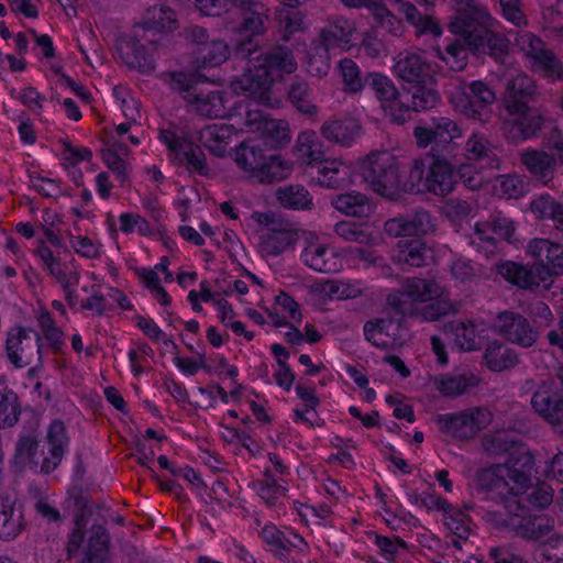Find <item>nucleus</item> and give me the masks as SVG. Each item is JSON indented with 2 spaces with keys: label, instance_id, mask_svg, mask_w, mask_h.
Listing matches in <instances>:
<instances>
[{
  "label": "nucleus",
  "instance_id": "obj_1",
  "mask_svg": "<svg viewBox=\"0 0 563 563\" xmlns=\"http://www.w3.org/2000/svg\"><path fill=\"white\" fill-rule=\"evenodd\" d=\"M455 11L449 23V31L456 36L440 58L452 70H463L467 65L466 51L475 56L488 55L503 63L508 55V40L489 29L490 15L486 8L475 0H449Z\"/></svg>",
  "mask_w": 563,
  "mask_h": 563
},
{
  "label": "nucleus",
  "instance_id": "obj_2",
  "mask_svg": "<svg viewBox=\"0 0 563 563\" xmlns=\"http://www.w3.org/2000/svg\"><path fill=\"white\" fill-rule=\"evenodd\" d=\"M540 97L537 80L528 74L520 71L506 79L500 98L506 114L503 131L511 142L537 137L542 131L545 118L536 107Z\"/></svg>",
  "mask_w": 563,
  "mask_h": 563
},
{
  "label": "nucleus",
  "instance_id": "obj_3",
  "mask_svg": "<svg viewBox=\"0 0 563 563\" xmlns=\"http://www.w3.org/2000/svg\"><path fill=\"white\" fill-rule=\"evenodd\" d=\"M534 457L522 444H518L503 465L483 470L477 474L476 489L485 499L498 501L512 492L531 485Z\"/></svg>",
  "mask_w": 563,
  "mask_h": 563
},
{
  "label": "nucleus",
  "instance_id": "obj_4",
  "mask_svg": "<svg viewBox=\"0 0 563 563\" xmlns=\"http://www.w3.org/2000/svg\"><path fill=\"white\" fill-rule=\"evenodd\" d=\"M46 442L48 451L37 455V437L33 432L21 435L15 445V460L30 464L41 473H51L60 464L68 448L69 438L62 420H53L47 429Z\"/></svg>",
  "mask_w": 563,
  "mask_h": 563
},
{
  "label": "nucleus",
  "instance_id": "obj_5",
  "mask_svg": "<svg viewBox=\"0 0 563 563\" xmlns=\"http://www.w3.org/2000/svg\"><path fill=\"white\" fill-rule=\"evenodd\" d=\"M164 80L169 88L183 95L184 99L199 114L206 118H223L227 114L223 93L219 90L203 92L199 85L207 78L199 73L186 74L183 71L166 73Z\"/></svg>",
  "mask_w": 563,
  "mask_h": 563
},
{
  "label": "nucleus",
  "instance_id": "obj_6",
  "mask_svg": "<svg viewBox=\"0 0 563 563\" xmlns=\"http://www.w3.org/2000/svg\"><path fill=\"white\" fill-rule=\"evenodd\" d=\"M400 162L388 152L372 153L363 164L364 181L376 194L393 200L404 195V174Z\"/></svg>",
  "mask_w": 563,
  "mask_h": 563
},
{
  "label": "nucleus",
  "instance_id": "obj_7",
  "mask_svg": "<svg viewBox=\"0 0 563 563\" xmlns=\"http://www.w3.org/2000/svg\"><path fill=\"white\" fill-rule=\"evenodd\" d=\"M496 99V91L483 80H460L449 91V101L454 110L464 118L482 124L490 121Z\"/></svg>",
  "mask_w": 563,
  "mask_h": 563
},
{
  "label": "nucleus",
  "instance_id": "obj_8",
  "mask_svg": "<svg viewBox=\"0 0 563 563\" xmlns=\"http://www.w3.org/2000/svg\"><path fill=\"white\" fill-rule=\"evenodd\" d=\"M233 55L238 59L246 60L254 68L267 70L274 79L282 74H292L297 69L291 48L280 43L260 46L251 38L239 41L233 47Z\"/></svg>",
  "mask_w": 563,
  "mask_h": 563
},
{
  "label": "nucleus",
  "instance_id": "obj_9",
  "mask_svg": "<svg viewBox=\"0 0 563 563\" xmlns=\"http://www.w3.org/2000/svg\"><path fill=\"white\" fill-rule=\"evenodd\" d=\"M5 354L9 362L16 368L26 367L35 362L41 364V334L32 328L12 327L7 332Z\"/></svg>",
  "mask_w": 563,
  "mask_h": 563
},
{
  "label": "nucleus",
  "instance_id": "obj_10",
  "mask_svg": "<svg viewBox=\"0 0 563 563\" xmlns=\"http://www.w3.org/2000/svg\"><path fill=\"white\" fill-rule=\"evenodd\" d=\"M429 85L419 84L401 89L396 106L391 108L393 123L404 124L411 120L412 113L431 110L440 103L439 91Z\"/></svg>",
  "mask_w": 563,
  "mask_h": 563
},
{
  "label": "nucleus",
  "instance_id": "obj_11",
  "mask_svg": "<svg viewBox=\"0 0 563 563\" xmlns=\"http://www.w3.org/2000/svg\"><path fill=\"white\" fill-rule=\"evenodd\" d=\"M462 129L455 121L446 117H433L428 123L418 125L413 130V135L419 146L427 147L434 144L440 153L451 155L455 144L454 140L462 137Z\"/></svg>",
  "mask_w": 563,
  "mask_h": 563
},
{
  "label": "nucleus",
  "instance_id": "obj_12",
  "mask_svg": "<svg viewBox=\"0 0 563 563\" xmlns=\"http://www.w3.org/2000/svg\"><path fill=\"white\" fill-rule=\"evenodd\" d=\"M441 431L460 440H470L492 422V413L485 408H473L459 413L437 417Z\"/></svg>",
  "mask_w": 563,
  "mask_h": 563
},
{
  "label": "nucleus",
  "instance_id": "obj_13",
  "mask_svg": "<svg viewBox=\"0 0 563 563\" xmlns=\"http://www.w3.org/2000/svg\"><path fill=\"white\" fill-rule=\"evenodd\" d=\"M530 405L533 411L549 423L554 432L563 437V397L552 382H540L533 391Z\"/></svg>",
  "mask_w": 563,
  "mask_h": 563
},
{
  "label": "nucleus",
  "instance_id": "obj_14",
  "mask_svg": "<svg viewBox=\"0 0 563 563\" xmlns=\"http://www.w3.org/2000/svg\"><path fill=\"white\" fill-rule=\"evenodd\" d=\"M494 329L508 342L528 349L536 344L539 332L529 320L515 311H501L494 320Z\"/></svg>",
  "mask_w": 563,
  "mask_h": 563
},
{
  "label": "nucleus",
  "instance_id": "obj_15",
  "mask_svg": "<svg viewBox=\"0 0 563 563\" xmlns=\"http://www.w3.org/2000/svg\"><path fill=\"white\" fill-rule=\"evenodd\" d=\"M553 501V489L545 483L538 484L534 487L518 489L505 498L496 501L503 504L507 512L511 516H520V511H529L530 508L543 509Z\"/></svg>",
  "mask_w": 563,
  "mask_h": 563
},
{
  "label": "nucleus",
  "instance_id": "obj_16",
  "mask_svg": "<svg viewBox=\"0 0 563 563\" xmlns=\"http://www.w3.org/2000/svg\"><path fill=\"white\" fill-rule=\"evenodd\" d=\"M394 73L397 78L410 84V86L434 82V67L421 54H398L394 65Z\"/></svg>",
  "mask_w": 563,
  "mask_h": 563
},
{
  "label": "nucleus",
  "instance_id": "obj_17",
  "mask_svg": "<svg viewBox=\"0 0 563 563\" xmlns=\"http://www.w3.org/2000/svg\"><path fill=\"white\" fill-rule=\"evenodd\" d=\"M432 147L430 151L429 170L427 172V191L435 196H446L454 189L455 175L449 157Z\"/></svg>",
  "mask_w": 563,
  "mask_h": 563
},
{
  "label": "nucleus",
  "instance_id": "obj_18",
  "mask_svg": "<svg viewBox=\"0 0 563 563\" xmlns=\"http://www.w3.org/2000/svg\"><path fill=\"white\" fill-rule=\"evenodd\" d=\"M498 273L509 283L522 289H534L542 287L550 288L549 273L542 265L534 262L531 267L515 263L505 262L498 266Z\"/></svg>",
  "mask_w": 563,
  "mask_h": 563
},
{
  "label": "nucleus",
  "instance_id": "obj_19",
  "mask_svg": "<svg viewBox=\"0 0 563 563\" xmlns=\"http://www.w3.org/2000/svg\"><path fill=\"white\" fill-rule=\"evenodd\" d=\"M262 537L271 551L284 562L295 561L298 554H305L308 550L305 539L291 530L280 531L275 527H265Z\"/></svg>",
  "mask_w": 563,
  "mask_h": 563
},
{
  "label": "nucleus",
  "instance_id": "obj_20",
  "mask_svg": "<svg viewBox=\"0 0 563 563\" xmlns=\"http://www.w3.org/2000/svg\"><path fill=\"white\" fill-rule=\"evenodd\" d=\"M433 250L421 239H402L391 251V262L401 271L423 267L433 260Z\"/></svg>",
  "mask_w": 563,
  "mask_h": 563
},
{
  "label": "nucleus",
  "instance_id": "obj_21",
  "mask_svg": "<svg viewBox=\"0 0 563 563\" xmlns=\"http://www.w3.org/2000/svg\"><path fill=\"white\" fill-rule=\"evenodd\" d=\"M274 78L267 70L254 68L247 63L246 71L232 82V89L238 95H244L262 103L269 101V93Z\"/></svg>",
  "mask_w": 563,
  "mask_h": 563
},
{
  "label": "nucleus",
  "instance_id": "obj_22",
  "mask_svg": "<svg viewBox=\"0 0 563 563\" xmlns=\"http://www.w3.org/2000/svg\"><path fill=\"white\" fill-rule=\"evenodd\" d=\"M299 241V229L286 221L273 230H266L260 235V252L263 256H278L295 247Z\"/></svg>",
  "mask_w": 563,
  "mask_h": 563
},
{
  "label": "nucleus",
  "instance_id": "obj_23",
  "mask_svg": "<svg viewBox=\"0 0 563 563\" xmlns=\"http://www.w3.org/2000/svg\"><path fill=\"white\" fill-rule=\"evenodd\" d=\"M25 528L23 506L10 496H0V541L15 540Z\"/></svg>",
  "mask_w": 563,
  "mask_h": 563
},
{
  "label": "nucleus",
  "instance_id": "obj_24",
  "mask_svg": "<svg viewBox=\"0 0 563 563\" xmlns=\"http://www.w3.org/2000/svg\"><path fill=\"white\" fill-rule=\"evenodd\" d=\"M527 249L528 253L536 258L537 265H542L548 271L551 286L553 276L563 274V247L547 239H533Z\"/></svg>",
  "mask_w": 563,
  "mask_h": 563
},
{
  "label": "nucleus",
  "instance_id": "obj_25",
  "mask_svg": "<svg viewBox=\"0 0 563 563\" xmlns=\"http://www.w3.org/2000/svg\"><path fill=\"white\" fill-rule=\"evenodd\" d=\"M268 16V8L261 1L251 2L241 8L238 32L244 36L243 41L254 40V36L264 34Z\"/></svg>",
  "mask_w": 563,
  "mask_h": 563
},
{
  "label": "nucleus",
  "instance_id": "obj_26",
  "mask_svg": "<svg viewBox=\"0 0 563 563\" xmlns=\"http://www.w3.org/2000/svg\"><path fill=\"white\" fill-rule=\"evenodd\" d=\"M145 45L137 37H131L121 48L120 54L123 62L131 68H137L143 73L151 71L155 68L153 57L154 43L147 41Z\"/></svg>",
  "mask_w": 563,
  "mask_h": 563
},
{
  "label": "nucleus",
  "instance_id": "obj_27",
  "mask_svg": "<svg viewBox=\"0 0 563 563\" xmlns=\"http://www.w3.org/2000/svg\"><path fill=\"white\" fill-rule=\"evenodd\" d=\"M287 100L302 115L314 119L319 113L318 106L313 102V89L308 81L295 76L287 87Z\"/></svg>",
  "mask_w": 563,
  "mask_h": 563
},
{
  "label": "nucleus",
  "instance_id": "obj_28",
  "mask_svg": "<svg viewBox=\"0 0 563 563\" xmlns=\"http://www.w3.org/2000/svg\"><path fill=\"white\" fill-rule=\"evenodd\" d=\"M320 133L329 142L350 146L361 135V125L355 119L345 117L325 121Z\"/></svg>",
  "mask_w": 563,
  "mask_h": 563
},
{
  "label": "nucleus",
  "instance_id": "obj_29",
  "mask_svg": "<svg viewBox=\"0 0 563 563\" xmlns=\"http://www.w3.org/2000/svg\"><path fill=\"white\" fill-rule=\"evenodd\" d=\"M466 159L481 164L485 168H498L499 159L489 140L479 132H474L467 139L464 146Z\"/></svg>",
  "mask_w": 563,
  "mask_h": 563
},
{
  "label": "nucleus",
  "instance_id": "obj_30",
  "mask_svg": "<svg viewBox=\"0 0 563 563\" xmlns=\"http://www.w3.org/2000/svg\"><path fill=\"white\" fill-rule=\"evenodd\" d=\"M366 87L374 91L387 117L391 120V108L396 106L400 91L394 81L382 73H366Z\"/></svg>",
  "mask_w": 563,
  "mask_h": 563
},
{
  "label": "nucleus",
  "instance_id": "obj_31",
  "mask_svg": "<svg viewBox=\"0 0 563 563\" xmlns=\"http://www.w3.org/2000/svg\"><path fill=\"white\" fill-rule=\"evenodd\" d=\"M446 335L454 336L455 345L462 351H476L482 346V338L473 321H452L444 325Z\"/></svg>",
  "mask_w": 563,
  "mask_h": 563
},
{
  "label": "nucleus",
  "instance_id": "obj_32",
  "mask_svg": "<svg viewBox=\"0 0 563 563\" xmlns=\"http://www.w3.org/2000/svg\"><path fill=\"white\" fill-rule=\"evenodd\" d=\"M520 161L534 177L544 184L552 179L556 159L547 152L527 150L520 154Z\"/></svg>",
  "mask_w": 563,
  "mask_h": 563
},
{
  "label": "nucleus",
  "instance_id": "obj_33",
  "mask_svg": "<svg viewBox=\"0 0 563 563\" xmlns=\"http://www.w3.org/2000/svg\"><path fill=\"white\" fill-rule=\"evenodd\" d=\"M483 357L487 368L492 372H503L519 363L518 354L498 340L488 343Z\"/></svg>",
  "mask_w": 563,
  "mask_h": 563
},
{
  "label": "nucleus",
  "instance_id": "obj_34",
  "mask_svg": "<svg viewBox=\"0 0 563 563\" xmlns=\"http://www.w3.org/2000/svg\"><path fill=\"white\" fill-rule=\"evenodd\" d=\"M313 179L322 187L340 189L351 183L350 168L340 161H325L318 167V175Z\"/></svg>",
  "mask_w": 563,
  "mask_h": 563
},
{
  "label": "nucleus",
  "instance_id": "obj_35",
  "mask_svg": "<svg viewBox=\"0 0 563 563\" xmlns=\"http://www.w3.org/2000/svg\"><path fill=\"white\" fill-rule=\"evenodd\" d=\"M394 322L390 319H376L367 321L364 324L365 339L376 347L382 350H391L398 345L396 333H390Z\"/></svg>",
  "mask_w": 563,
  "mask_h": 563
},
{
  "label": "nucleus",
  "instance_id": "obj_36",
  "mask_svg": "<svg viewBox=\"0 0 563 563\" xmlns=\"http://www.w3.org/2000/svg\"><path fill=\"white\" fill-rule=\"evenodd\" d=\"M352 32L353 25L347 19L335 18L322 29L316 42L328 49L336 48L342 44L346 45L350 43Z\"/></svg>",
  "mask_w": 563,
  "mask_h": 563
},
{
  "label": "nucleus",
  "instance_id": "obj_37",
  "mask_svg": "<svg viewBox=\"0 0 563 563\" xmlns=\"http://www.w3.org/2000/svg\"><path fill=\"white\" fill-rule=\"evenodd\" d=\"M527 511H520L517 516L519 521L514 523L515 532L518 537L526 540H539L544 538L553 529L551 520L543 516L526 515Z\"/></svg>",
  "mask_w": 563,
  "mask_h": 563
},
{
  "label": "nucleus",
  "instance_id": "obj_38",
  "mask_svg": "<svg viewBox=\"0 0 563 563\" xmlns=\"http://www.w3.org/2000/svg\"><path fill=\"white\" fill-rule=\"evenodd\" d=\"M194 63L198 67H213L221 65L228 59L230 49L223 40L212 37L199 49H194Z\"/></svg>",
  "mask_w": 563,
  "mask_h": 563
},
{
  "label": "nucleus",
  "instance_id": "obj_39",
  "mask_svg": "<svg viewBox=\"0 0 563 563\" xmlns=\"http://www.w3.org/2000/svg\"><path fill=\"white\" fill-rule=\"evenodd\" d=\"M177 164L183 165L190 174H198L200 176H209L210 168L207 158L200 146L191 142L183 143L179 152L173 158Z\"/></svg>",
  "mask_w": 563,
  "mask_h": 563
},
{
  "label": "nucleus",
  "instance_id": "obj_40",
  "mask_svg": "<svg viewBox=\"0 0 563 563\" xmlns=\"http://www.w3.org/2000/svg\"><path fill=\"white\" fill-rule=\"evenodd\" d=\"M276 199L288 210H310L313 206L312 196L302 185H287L276 190Z\"/></svg>",
  "mask_w": 563,
  "mask_h": 563
},
{
  "label": "nucleus",
  "instance_id": "obj_41",
  "mask_svg": "<svg viewBox=\"0 0 563 563\" xmlns=\"http://www.w3.org/2000/svg\"><path fill=\"white\" fill-rule=\"evenodd\" d=\"M21 405L16 393L0 378V428H11L19 421Z\"/></svg>",
  "mask_w": 563,
  "mask_h": 563
},
{
  "label": "nucleus",
  "instance_id": "obj_42",
  "mask_svg": "<svg viewBox=\"0 0 563 563\" xmlns=\"http://www.w3.org/2000/svg\"><path fill=\"white\" fill-rule=\"evenodd\" d=\"M263 144L260 141H247L242 143L236 152V163L251 178H254L267 155L264 153Z\"/></svg>",
  "mask_w": 563,
  "mask_h": 563
},
{
  "label": "nucleus",
  "instance_id": "obj_43",
  "mask_svg": "<svg viewBox=\"0 0 563 563\" xmlns=\"http://www.w3.org/2000/svg\"><path fill=\"white\" fill-rule=\"evenodd\" d=\"M402 289L416 302H427L441 296V287L433 279L407 277L401 283Z\"/></svg>",
  "mask_w": 563,
  "mask_h": 563
},
{
  "label": "nucleus",
  "instance_id": "obj_44",
  "mask_svg": "<svg viewBox=\"0 0 563 563\" xmlns=\"http://www.w3.org/2000/svg\"><path fill=\"white\" fill-rule=\"evenodd\" d=\"M291 170V164L282 159L280 155H269L253 179L261 184L282 181L290 176Z\"/></svg>",
  "mask_w": 563,
  "mask_h": 563
},
{
  "label": "nucleus",
  "instance_id": "obj_45",
  "mask_svg": "<svg viewBox=\"0 0 563 563\" xmlns=\"http://www.w3.org/2000/svg\"><path fill=\"white\" fill-rule=\"evenodd\" d=\"M306 265L320 273H331L335 271V257L333 253L323 244H311L307 246L301 254Z\"/></svg>",
  "mask_w": 563,
  "mask_h": 563
},
{
  "label": "nucleus",
  "instance_id": "obj_46",
  "mask_svg": "<svg viewBox=\"0 0 563 563\" xmlns=\"http://www.w3.org/2000/svg\"><path fill=\"white\" fill-rule=\"evenodd\" d=\"M331 205L341 213L351 217H365L371 211L366 196L354 191L335 196Z\"/></svg>",
  "mask_w": 563,
  "mask_h": 563
},
{
  "label": "nucleus",
  "instance_id": "obj_47",
  "mask_svg": "<svg viewBox=\"0 0 563 563\" xmlns=\"http://www.w3.org/2000/svg\"><path fill=\"white\" fill-rule=\"evenodd\" d=\"M231 129L228 125H208L200 131V142L216 156H223L227 152Z\"/></svg>",
  "mask_w": 563,
  "mask_h": 563
},
{
  "label": "nucleus",
  "instance_id": "obj_48",
  "mask_svg": "<svg viewBox=\"0 0 563 563\" xmlns=\"http://www.w3.org/2000/svg\"><path fill=\"white\" fill-rule=\"evenodd\" d=\"M110 544V536L102 525H93L81 563H102Z\"/></svg>",
  "mask_w": 563,
  "mask_h": 563
},
{
  "label": "nucleus",
  "instance_id": "obj_49",
  "mask_svg": "<svg viewBox=\"0 0 563 563\" xmlns=\"http://www.w3.org/2000/svg\"><path fill=\"white\" fill-rule=\"evenodd\" d=\"M530 68L550 81L563 80V64L551 49H545L537 56Z\"/></svg>",
  "mask_w": 563,
  "mask_h": 563
},
{
  "label": "nucleus",
  "instance_id": "obj_50",
  "mask_svg": "<svg viewBox=\"0 0 563 563\" xmlns=\"http://www.w3.org/2000/svg\"><path fill=\"white\" fill-rule=\"evenodd\" d=\"M263 137L260 141L264 146L278 148L290 141L289 128L286 121L269 119L263 123Z\"/></svg>",
  "mask_w": 563,
  "mask_h": 563
},
{
  "label": "nucleus",
  "instance_id": "obj_51",
  "mask_svg": "<svg viewBox=\"0 0 563 563\" xmlns=\"http://www.w3.org/2000/svg\"><path fill=\"white\" fill-rule=\"evenodd\" d=\"M477 384L478 378L471 373L453 374L443 376L439 382L438 389L445 396L457 397Z\"/></svg>",
  "mask_w": 563,
  "mask_h": 563
},
{
  "label": "nucleus",
  "instance_id": "obj_52",
  "mask_svg": "<svg viewBox=\"0 0 563 563\" xmlns=\"http://www.w3.org/2000/svg\"><path fill=\"white\" fill-rule=\"evenodd\" d=\"M518 444L516 437L505 430L485 434L482 439V448L489 455L510 454Z\"/></svg>",
  "mask_w": 563,
  "mask_h": 563
},
{
  "label": "nucleus",
  "instance_id": "obj_53",
  "mask_svg": "<svg viewBox=\"0 0 563 563\" xmlns=\"http://www.w3.org/2000/svg\"><path fill=\"white\" fill-rule=\"evenodd\" d=\"M430 153L424 157L413 159L409 169L408 179L404 180V194H418L427 191V172L429 170Z\"/></svg>",
  "mask_w": 563,
  "mask_h": 563
},
{
  "label": "nucleus",
  "instance_id": "obj_54",
  "mask_svg": "<svg viewBox=\"0 0 563 563\" xmlns=\"http://www.w3.org/2000/svg\"><path fill=\"white\" fill-rule=\"evenodd\" d=\"M531 210L540 219H551L563 231V206L550 196H540L531 202Z\"/></svg>",
  "mask_w": 563,
  "mask_h": 563
},
{
  "label": "nucleus",
  "instance_id": "obj_55",
  "mask_svg": "<svg viewBox=\"0 0 563 563\" xmlns=\"http://www.w3.org/2000/svg\"><path fill=\"white\" fill-rule=\"evenodd\" d=\"M330 49L313 42L305 62V69L314 77H324L330 70Z\"/></svg>",
  "mask_w": 563,
  "mask_h": 563
},
{
  "label": "nucleus",
  "instance_id": "obj_56",
  "mask_svg": "<svg viewBox=\"0 0 563 563\" xmlns=\"http://www.w3.org/2000/svg\"><path fill=\"white\" fill-rule=\"evenodd\" d=\"M339 69L344 84V90L349 93H358L365 87L366 74L363 76L357 64L351 58L339 62Z\"/></svg>",
  "mask_w": 563,
  "mask_h": 563
},
{
  "label": "nucleus",
  "instance_id": "obj_57",
  "mask_svg": "<svg viewBox=\"0 0 563 563\" xmlns=\"http://www.w3.org/2000/svg\"><path fill=\"white\" fill-rule=\"evenodd\" d=\"M297 146L300 155L308 164L319 163L320 166L327 161L322 145L317 142L314 132H302L297 139Z\"/></svg>",
  "mask_w": 563,
  "mask_h": 563
},
{
  "label": "nucleus",
  "instance_id": "obj_58",
  "mask_svg": "<svg viewBox=\"0 0 563 563\" xmlns=\"http://www.w3.org/2000/svg\"><path fill=\"white\" fill-rule=\"evenodd\" d=\"M387 305L393 309L396 314L401 317H417V303L402 290H396L389 294L386 298Z\"/></svg>",
  "mask_w": 563,
  "mask_h": 563
},
{
  "label": "nucleus",
  "instance_id": "obj_59",
  "mask_svg": "<svg viewBox=\"0 0 563 563\" xmlns=\"http://www.w3.org/2000/svg\"><path fill=\"white\" fill-rule=\"evenodd\" d=\"M372 15L378 24L390 34L398 36L402 33L401 21L387 9L384 0H382L378 5L374 7Z\"/></svg>",
  "mask_w": 563,
  "mask_h": 563
},
{
  "label": "nucleus",
  "instance_id": "obj_60",
  "mask_svg": "<svg viewBox=\"0 0 563 563\" xmlns=\"http://www.w3.org/2000/svg\"><path fill=\"white\" fill-rule=\"evenodd\" d=\"M408 232L411 235L428 234L434 230L432 217L429 211L423 209L416 210L407 216Z\"/></svg>",
  "mask_w": 563,
  "mask_h": 563
},
{
  "label": "nucleus",
  "instance_id": "obj_61",
  "mask_svg": "<svg viewBox=\"0 0 563 563\" xmlns=\"http://www.w3.org/2000/svg\"><path fill=\"white\" fill-rule=\"evenodd\" d=\"M430 303L418 308V316L423 321H437L442 317L454 313V306L446 300H429Z\"/></svg>",
  "mask_w": 563,
  "mask_h": 563
},
{
  "label": "nucleus",
  "instance_id": "obj_62",
  "mask_svg": "<svg viewBox=\"0 0 563 563\" xmlns=\"http://www.w3.org/2000/svg\"><path fill=\"white\" fill-rule=\"evenodd\" d=\"M334 232L345 241L365 244L369 241V234L362 227L352 221H341L334 225Z\"/></svg>",
  "mask_w": 563,
  "mask_h": 563
},
{
  "label": "nucleus",
  "instance_id": "obj_63",
  "mask_svg": "<svg viewBox=\"0 0 563 563\" xmlns=\"http://www.w3.org/2000/svg\"><path fill=\"white\" fill-rule=\"evenodd\" d=\"M517 43L520 49L531 62L547 49L544 42L530 32L521 34L518 37Z\"/></svg>",
  "mask_w": 563,
  "mask_h": 563
},
{
  "label": "nucleus",
  "instance_id": "obj_64",
  "mask_svg": "<svg viewBox=\"0 0 563 563\" xmlns=\"http://www.w3.org/2000/svg\"><path fill=\"white\" fill-rule=\"evenodd\" d=\"M468 516L460 510L449 511L445 516V526L460 539L466 540L470 534V528L466 525Z\"/></svg>",
  "mask_w": 563,
  "mask_h": 563
}]
</instances>
